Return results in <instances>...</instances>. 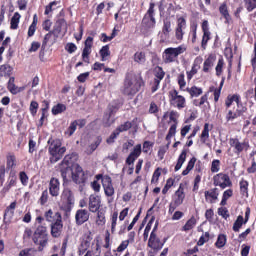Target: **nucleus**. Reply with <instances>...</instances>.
Instances as JSON below:
<instances>
[{"instance_id":"473e14b6","label":"nucleus","mask_w":256,"mask_h":256,"mask_svg":"<svg viewBox=\"0 0 256 256\" xmlns=\"http://www.w3.org/2000/svg\"><path fill=\"white\" fill-rule=\"evenodd\" d=\"M100 56H101V61H107V57L111 56V51L109 50V45L103 46L100 49Z\"/></svg>"},{"instance_id":"9d476101","label":"nucleus","mask_w":256,"mask_h":256,"mask_svg":"<svg viewBox=\"0 0 256 256\" xmlns=\"http://www.w3.org/2000/svg\"><path fill=\"white\" fill-rule=\"evenodd\" d=\"M102 185L105 192L106 197H113L115 195V188L113 187V182L111 177L104 176L102 178Z\"/></svg>"},{"instance_id":"4468645a","label":"nucleus","mask_w":256,"mask_h":256,"mask_svg":"<svg viewBox=\"0 0 256 256\" xmlns=\"http://www.w3.org/2000/svg\"><path fill=\"white\" fill-rule=\"evenodd\" d=\"M113 111H115V106H108V113L104 115L103 123L105 127H111L115 123V117H113Z\"/></svg>"},{"instance_id":"f3484780","label":"nucleus","mask_w":256,"mask_h":256,"mask_svg":"<svg viewBox=\"0 0 256 256\" xmlns=\"http://www.w3.org/2000/svg\"><path fill=\"white\" fill-rule=\"evenodd\" d=\"M185 200V191L183 189V184H180L179 189L175 192L174 203L176 207L179 205H183V201Z\"/></svg>"},{"instance_id":"c85d7f7f","label":"nucleus","mask_w":256,"mask_h":256,"mask_svg":"<svg viewBox=\"0 0 256 256\" xmlns=\"http://www.w3.org/2000/svg\"><path fill=\"white\" fill-rule=\"evenodd\" d=\"M229 144L234 147V149H236L237 153H241V151H243L245 145L240 143L239 140L235 139V138H231L229 140Z\"/></svg>"},{"instance_id":"6e6d98bb","label":"nucleus","mask_w":256,"mask_h":256,"mask_svg":"<svg viewBox=\"0 0 256 256\" xmlns=\"http://www.w3.org/2000/svg\"><path fill=\"white\" fill-rule=\"evenodd\" d=\"M211 32H203L202 37V47L205 49V45H207L209 39H210Z\"/></svg>"},{"instance_id":"39448f33","label":"nucleus","mask_w":256,"mask_h":256,"mask_svg":"<svg viewBox=\"0 0 256 256\" xmlns=\"http://www.w3.org/2000/svg\"><path fill=\"white\" fill-rule=\"evenodd\" d=\"M141 88V84L137 80V77H128L124 83V95H135Z\"/></svg>"},{"instance_id":"79ce46f5","label":"nucleus","mask_w":256,"mask_h":256,"mask_svg":"<svg viewBox=\"0 0 256 256\" xmlns=\"http://www.w3.org/2000/svg\"><path fill=\"white\" fill-rule=\"evenodd\" d=\"M243 223H245V222L243 221V216H238L237 219H236V221L234 222L233 231L238 232L239 229H240L241 227H243Z\"/></svg>"},{"instance_id":"5701e85b","label":"nucleus","mask_w":256,"mask_h":256,"mask_svg":"<svg viewBox=\"0 0 256 256\" xmlns=\"http://www.w3.org/2000/svg\"><path fill=\"white\" fill-rule=\"evenodd\" d=\"M61 197L62 199H64V201H67L69 205H72V203L75 201V196L73 195V191H71V189L69 188H65L63 190Z\"/></svg>"},{"instance_id":"a211bd4d","label":"nucleus","mask_w":256,"mask_h":256,"mask_svg":"<svg viewBox=\"0 0 256 256\" xmlns=\"http://www.w3.org/2000/svg\"><path fill=\"white\" fill-rule=\"evenodd\" d=\"M61 31H64V33H67V22L63 19L58 20L54 26V29L52 30L54 35H57L58 37Z\"/></svg>"},{"instance_id":"b1692460","label":"nucleus","mask_w":256,"mask_h":256,"mask_svg":"<svg viewBox=\"0 0 256 256\" xmlns=\"http://www.w3.org/2000/svg\"><path fill=\"white\" fill-rule=\"evenodd\" d=\"M219 11H220L222 17H224L225 23L227 25H229L231 23V15H229V10L227 9V4H222L219 7Z\"/></svg>"},{"instance_id":"13d9d810","label":"nucleus","mask_w":256,"mask_h":256,"mask_svg":"<svg viewBox=\"0 0 256 256\" xmlns=\"http://www.w3.org/2000/svg\"><path fill=\"white\" fill-rule=\"evenodd\" d=\"M159 177H161V168H157L155 170L151 183H157V181H159Z\"/></svg>"},{"instance_id":"de8ad7c7","label":"nucleus","mask_w":256,"mask_h":256,"mask_svg":"<svg viewBox=\"0 0 256 256\" xmlns=\"http://www.w3.org/2000/svg\"><path fill=\"white\" fill-rule=\"evenodd\" d=\"M245 7L247 11H253L256 9V0H245Z\"/></svg>"},{"instance_id":"680f3d73","label":"nucleus","mask_w":256,"mask_h":256,"mask_svg":"<svg viewBox=\"0 0 256 256\" xmlns=\"http://www.w3.org/2000/svg\"><path fill=\"white\" fill-rule=\"evenodd\" d=\"M20 181L22 185H27V182L29 181V177L25 172H20L19 174Z\"/></svg>"},{"instance_id":"bb28decb","label":"nucleus","mask_w":256,"mask_h":256,"mask_svg":"<svg viewBox=\"0 0 256 256\" xmlns=\"http://www.w3.org/2000/svg\"><path fill=\"white\" fill-rule=\"evenodd\" d=\"M170 33H171V20L166 18L164 20V26L162 28V35L164 39H169Z\"/></svg>"},{"instance_id":"c756f323","label":"nucleus","mask_w":256,"mask_h":256,"mask_svg":"<svg viewBox=\"0 0 256 256\" xmlns=\"http://www.w3.org/2000/svg\"><path fill=\"white\" fill-rule=\"evenodd\" d=\"M185 159H187V151L183 150L178 158L177 164L175 166V171H179V169L183 167V163H185Z\"/></svg>"},{"instance_id":"6ab92c4d","label":"nucleus","mask_w":256,"mask_h":256,"mask_svg":"<svg viewBox=\"0 0 256 256\" xmlns=\"http://www.w3.org/2000/svg\"><path fill=\"white\" fill-rule=\"evenodd\" d=\"M8 90L12 95H17V93H21V91H25V86L17 87L15 85V77H10L8 81Z\"/></svg>"},{"instance_id":"c03bdc74","label":"nucleus","mask_w":256,"mask_h":256,"mask_svg":"<svg viewBox=\"0 0 256 256\" xmlns=\"http://www.w3.org/2000/svg\"><path fill=\"white\" fill-rule=\"evenodd\" d=\"M131 127H133V125L131 124V122H125L124 124L120 125L117 128V132L118 134L123 133L125 131H129V129H131Z\"/></svg>"},{"instance_id":"9b49d317","label":"nucleus","mask_w":256,"mask_h":256,"mask_svg":"<svg viewBox=\"0 0 256 256\" xmlns=\"http://www.w3.org/2000/svg\"><path fill=\"white\" fill-rule=\"evenodd\" d=\"M92 48H93V37L89 36L85 41V46L82 52V59L84 63H89V55H91Z\"/></svg>"},{"instance_id":"6e6552de","label":"nucleus","mask_w":256,"mask_h":256,"mask_svg":"<svg viewBox=\"0 0 256 256\" xmlns=\"http://www.w3.org/2000/svg\"><path fill=\"white\" fill-rule=\"evenodd\" d=\"M153 13H155V3H150L149 10L142 20V24L148 29L155 27V17H153Z\"/></svg>"},{"instance_id":"37998d69","label":"nucleus","mask_w":256,"mask_h":256,"mask_svg":"<svg viewBox=\"0 0 256 256\" xmlns=\"http://www.w3.org/2000/svg\"><path fill=\"white\" fill-rule=\"evenodd\" d=\"M225 243H227V237L223 234L219 235L216 241V247L221 249V247H225Z\"/></svg>"},{"instance_id":"58836bf2","label":"nucleus","mask_w":256,"mask_h":256,"mask_svg":"<svg viewBox=\"0 0 256 256\" xmlns=\"http://www.w3.org/2000/svg\"><path fill=\"white\" fill-rule=\"evenodd\" d=\"M187 91L190 93L191 97H199V95L203 93V90L201 88H197L196 86L188 88Z\"/></svg>"},{"instance_id":"423d86ee","label":"nucleus","mask_w":256,"mask_h":256,"mask_svg":"<svg viewBox=\"0 0 256 256\" xmlns=\"http://www.w3.org/2000/svg\"><path fill=\"white\" fill-rule=\"evenodd\" d=\"M74 174L72 176V181H74V183H77L78 185H81L83 183H85V181H87V173H85V171H83V168H81V166H79V164H74Z\"/></svg>"},{"instance_id":"e433bc0d","label":"nucleus","mask_w":256,"mask_h":256,"mask_svg":"<svg viewBox=\"0 0 256 256\" xmlns=\"http://www.w3.org/2000/svg\"><path fill=\"white\" fill-rule=\"evenodd\" d=\"M67 110V106L65 104H57L52 108L53 115H59V113H63Z\"/></svg>"},{"instance_id":"ddd939ff","label":"nucleus","mask_w":256,"mask_h":256,"mask_svg":"<svg viewBox=\"0 0 256 256\" xmlns=\"http://www.w3.org/2000/svg\"><path fill=\"white\" fill-rule=\"evenodd\" d=\"M101 209V198L99 196L90 195L89 197V211L97 213Z\"/></svg>"},{"instance_id":"4d7b16f0","label":"nucleus","mask_w":256,"mask_h":256,"mask_svg":"<svg viewBox=\"0 0 256 256\" xmlns=\"http://www.w3.org/2000/svg\"><path fill=\"white\" fill-rule=\"evenodd\" d=\"M15 211L13 210H9L8 208H6L5 214H4V221H11V219L13 218Z\"/></svg>"},{"instance_id":"e2e57ef3","label":"nucleus","mask_w":256,"mask_h":256,"mask_svg":"<svg viewBox=\"0 0 256 256\" xmlns=\"http://www.w3.org/2000/svg\"><path fill=\"white\" fill-rule=\"evenodd\" d=\"M5 183V166L0 167V187H3Z\"/></svg>"},{"instance_id":"864d4df0","label":"nucleus","mask_w":256,"mask_h":256,"mask_svg":"<svg viewBox=\"0 0 256 256\" xmlns=\"http://www.w3.org/2000/svg\"><path fill=\"white\" fill-rule=\"evenodd\" d=\"M177 132V125L173 124L170 129L169 132L166 136V141H169L171 139V137H173V135H175V133Z\"/></svg>"},{"instance_id":"3c124183","label":"nucleus","mask_w":256,"mask_h":256,"mask_svg":"<svg viewBox=\"0 0 256 256\" xmlns=\"http://www.w3.org/2000/svg\"><path fill=\"white\" fill-rule=\"evenodd\" d=\"M198 69H199V66H197V64H193L191 71L187 72V79L189 80L193 79V75H197Z\"/></svg>"},{"instance_id":"49530a36","label":"nucleus","mask_w":256,"mask_h":256,"mask_svg":"<svg viewBox=\"0 0 256 256\" xmlns=\"http://www.w3.org/2000/svg\"><path fill=\"white\" fill-rule=\"evenodd\" d=\"M134 61L136 63H145V53L143 52H137L135 55H134Z\"/></svg>"},{"instance_id":"a19ab883","label":"nucleus","mask_w":256,"mask_h":256,"mask_svg":"<svg viewBox=\"0 0 256 256\" xmlns=\"http://www.w3.org/2000/svg\"><path fill=\"white\" fill-rule=\"evenodd\" d=\"M19 19H21V15L16 12L11 19V29H17L19 27Z\"/></svg>"},{"instance_id":"2eb2a0df","label":"nucleus","mask_w":256,"mask_h":256,"mask_svg":"<svg viewBox=\"0 0 256 256\" xmlns=\"http://www.w3.org/2000/svg\"><path fill=\"white\" fill-rule=\"evenodd\" d=\"M148 246L151 247V249H154L156 251L163 248V243H161V240L157 238V234H155V231L151 232V235L148 241Z\"/></svg>"},{"instance_id":"f257e3e1","label":"nucleus","mask_w":256,"mask_h":256,"mask_svg":"<svg viewBox=\"0 0 256 256\" xmlns=\"http://www.w3.org/2000/svg\"><path fill=\"white\" fill-rule=\"evenodd\" d=\"M187 51V47L185 45H180L176 48H167L163 53L164 63H173L179 55H183Z\"/></svg>"},{"instance_id":"f704fd0d","label":"nucleus","mask_w":256,"mask_h":256,"mask_svg":"<svg viewBox=\"0 0 256 256\" xmlns=\"http://www.w3.org/2000/svg\"><path fill=\"white\" fill-rule=\"evenodd\" d=\"M17 165V158L13 154L7 156V169H13Z\"/></svg>"},{"instance_id":"69168bd1","label":"nucleus","mask_w":256,"mask_h":256,"mask_svg":"<svg viewBox=\"0 0 256 256\" xmlns=\"http://www.w3.org/2000/svg\"><path fill=\"white\" fill-rule=\"evenodd\" d=\"M39 108V104L35 101H32L30 103V112L32 113V115H35V113H37V109Z\"/></svg>"},{"instance_id":"8fccbe9b","label":"nucleus","mask_w":256,"mask_h":256,"mask_svg":"<svg viewBox=\"0 0 256 256\" xmlns=\"http://www.w3.org/2000/svg\"><path fill=\"white\" fill-rule=\"evenodd\" d=\"M225 84V77H222L219 90H215L214 92V100L219 101V95H221V89H223V85Z\"/></svg>"},{"instance_id":"412c9836","label":"nucleus","mask_w":256,"mask_h":256,"mask_svg":"<svg viewBox=\"0 0 256 256\" xmlns=\"http://www.w3.org/2000/svg\"><path fill=\"white\" fill-rule=\"evenodd\" d=\"M59 185V180L57 178H52L50 180L49 191L52 197H57V195H59Z\"/></svg>"},{"instance_id":"dca6fc26","label":"nucleus","mask_w":256,"mask_h":256,"mask_svg":"<svg viewBox=\"0 0 256 256\" xmlns=\"http://www.w3.org/2000/svg\"><path fill=\"white\" fill-rule=\"evenodd\" d=\"M76 223L78 225H83L86 221H89V211L80 209L76 212L75 215Z\"/></svg>"},{"instance_id":"4c0bfd02","label":"nucleus","mask_w":256,"mask_h":256,"mask_svg":"<svg viewBox=\"0 0 256 256\" xmlns=\"http://www.w3.org/2000/svg\"><path fill=\"white\" fill-rule=\"evenodd\" d=\"M37 255V250L33 248H25L20 251L19 256H35Z\"/></svg>"},{"instance_id":"7c9ffc66","label":"nucleus","mask_w":256,"mask_h":256,"mask_svg":"<svg viewBox=\"0 0 256 256\" xmlns=\"http://www.w3.org/2000/svg\"><path fill=\"white\" fill-rule=\"evenodd\" d=\"M230 105H239V95H229L226 99V107H229Z\"/></svg>"},{"instance_id":"603ef678","label":"nucleus","mask_w":256,"mask_h":256,"mask_svg":"<svg viewBox=\"0 0 256 256\" xmlns=\"http://www.w3.org/2000/svg\"><path fill=\"white\" fill-rule=\"evenodd\" d=\"M223 65H224L223 59H219L217 66L215 68L217 77L221 76V73H223Z\"/></svg>"},{"instance_id":"4be33fe9","label":"nucleus","mask_w":256,"mask_h":256,"mask_svg":"<svg viewBox=\"0 0 256 256\" xmlns=\"http://www.w3.org/2000/svg\"><path fill=\"white\" fill-rule=\"evenodd\" d=\"M61 231H63L62 220H58L51 225V233L54 237H59V235H61Z\"/></svg>"},{"instance_id":"0eeeda50","label":"nucleus","mask_w":256,"mask_h":256,"mask_svg":"<svg viewBox=\"0 0 256 256\" xmlns=\"http://www.w3.org/2000/svg\"><path fill=\"white\" fill-rule=\"evenodd\" d=\"M169 95L171 105H174V107H177L178 109L185 108V97L179 95L177 90L170 91Z\"/></svg>"},{"instance_id":"09e8293b","label":"nucleus","mask_w":256,"mask_h":256,"mask_svg":"<svg viewBox=\"0 0 256 256\" xmlns=\"http://www.w3.org/2000/svg\"><path fill=\"white\" fill-rule=\"evenodd\" d=\"M239 115H240L239 112L229 110L227 115H226V120L227 121H233V119H237Z\"/></svg>"},{"instance_id":"bf43d9fd","label":"nucleus","mask_w":256,"mask_h":256,"mask_svg":"<svg viewBox=\"0 0 256 256\" xmlns=\"http://www.w3.org/2000/svg\"><path fill=\"white\" fill-rule=\"evenodd\" d=\"M219 165H221V162L219 160H214L212 162V166H211L212 173H218Z\"/></svg>"},{"instance_id":"72a5a7b5","label":"nucleus","mask_w":256,"mask_h":256,"mask_svg":"<svg viewBox=\"0 0 256 256\" xmlns=\"http://www.w3.org/2000/svg\"><path fill=\"white\" fill-rule=\"evenodd\" d=\"M195 225H197V219H195V217L192 216L183 226V231H191V229H193Z\"/></svg>"},{"instance_id":"0e129e2a","label":"nucleus","mask_w":256,"mask_h":256,"mask_svg":"<svg viewBox=\"0 0 256 256\" xmlns=\"http://www.w3.org/2000/svg\"><path fill=\"white\" fill-rule=\"evenodd\" d=\"M207 241H209V232H206L204 234V236H202L199 241H198V245H205V243H207Z\"/></svg>"},{"instance_id":"5fc2aeb1","label":"nucleus","mask_w":256,"mask_h":256,"mask_svg":"<svg viewBox=\"0 0 256 256\" xmlns=\"http://www.w3.org/2000/svg\"><path fill=\"white\" fill-rule=\"evenodd\" d=\"M130 155H132L133 157H139V155H141V144H137L134 147V150L130 153Z\"/></svg>"},{"instance_id":"a18cd8bd","label":"nucleus","mask_w":256,"mask_h":256,"mask_svg":"<svg viewBox=\"0 0 256 256\" xmlns=\"http://www.w3.org/2000/svg\"><path fill=\"white\" fill-rule=\"evenodd\" d=\"M248 187H249V182L242 180L240 182V191L242 193V195H248Z\"/></svg>"},{"instance_id":"f03ea898","label":"nucleus","mask_w":256,"mask_h":256,"mask_svg":"<svg viewBox=\"0 0 256 256\" xmlns=\"http://www.w3.org/2000/svg\"><path fill=\"white\" fill-rule=\"evenodd\" d=\"M66 151L67 149L65 147H61V140H54L49 146L52 163H57V161L62 159Z\"/></svg>"},{"instance_id":"20e7f679","label":"nucleus","mask_w":256,"mask_h":256,"mask_svg":"<svg viewBox=\"0 0 256 256\" xmlns=\"http://www.w3.org/2000/svg\"><path fill=\"white\" fill-rule=\"evenodd\" d=\"M33 241L35 245H39L38 251H43V247L47 245V241H49L47 237V228L45 226H38L34 236Z\"/></svg>"},{"instance_id":"cd10ccee","label":"nucleus","mask_w":256,"mask_h":256,"mask_svg":"<svg viewBox=\"0 0 256 256\" xmlns=\"http://www.w3.org/2000/svg\"><path fill=\"white\" fill-rule=\"evenodd\" d=\"M13 73V67L8 64H4L0 66V75L3 77H9Z\"/></svg>"},{"instance_id":"f8f14e48","label":"nucleus","mask_w":256,"mask_h":256,"mask_svg":"<svg viewBox=\"0 0 256 256\" xmlns=\"http://www.w3.org/2000/svg\"><path fill=\"white\" fill-rule=\"evenodd\" d=\"M155 79H154V86L152 87V92L155 93L159 89V84L161 83L162 79L165 77V71L163 68L157 66L154 70Z\"/></svg>"},{"instance_id":"2f4dec72","label":"nucleus","mask_w":256,"mask_h":256,"mask_svg":"<svg viewBox=\"0 0 256 256\" xmlns=\"http://www.w3.org/2000/svg\"><path fill=\"white\" fill-rule=\"evenodd\" d=\"M57 37H59L57 34L53 33V31L49 32L48 34L45 35L44 37V45H47V43H55L57 41Z\"/></svg>"},{"instance_id":"c9c22d12","label":"nucleus","mask_w":256,"mask_h":256,"mask_svg":"<svg viewBox=\"0 0 256 256\" xmlns=\"http://www.w3.org/2000/svg\"><path fill=\"white\" fill-rule=\"evenodd\" d=\"M15 183H17V176H10L8 184L6 186H4V188L2 190L3 193H7V191H9V189H11V187H15Z\"/></svg>"},{"instance_id":"338daca9","label":"nucleus","mask_w":256,"mask_h":256,"mask_svg":"<svg viewBox=\"0 0 256 256\" xmlns=\"http://www.w3.org/2000/svg\"><path fill=\"white\" fill-rule=\"evenodd\" d=\"M201 137L202 139L209 138V125L207 123L204 125V129L202 131Z\"/></svg>"},{"instance_id":"a878e982","label":"nucleus","mask_w":256,"mask_h":256,"mask_svg":"<svg viewBox=\"0 0 256 256\" xmlns=\"http://www.w3.org/2000/svg\"><path fill=\"white\" fill-rule=\"evenodd\" d=\"M216 57L215 55L211 54L204 62L203 71L204 73H207L213 65H215Z\"/></svg>"},{"instance_id":"ea45409f","label":"nucleus","mask_w":256,"mask_h":256,"mask_svg":"<svg viewBox=\"0 0 256 256\" xmlns=\"http://www.w3.org/2000/svg\"><path fill=\"white\" fill-rule=\"evenodd\" d=\"M75 131H77V122L73 121L65 131V135H67L68 137H71L73 133H75Z\"/></svg>"},{"instance_id":"774afa93","label":"nucleus","mask_w":256,"mask_h":256,"mask_svg":"<svg viewBox=\"0 0 256 256\" xmlns=\"http://www.w3.org/2000/svg\"><path fill=\"white\" fill-rule=\"evenodd\" d=\"M119 135V132L117 130H115L110 137L106 140L107 143H114L115 139H117V136Z\"/></svg>"},{"instance_id":"052dcab7","label":"nucleus","mask_w":256,"mask_h":256,"mask_svg":"<svg viewBox=\"0 0 256 256\" xmlns=\"http://www.w3.org/2000/svg\"><path fill=\"white\" fill-rule=\"evenodd\" d=\"M129 247V240H124L117 248L118 253L125 251Z\"/></svg>"},{"instance_id":"393cba45","label":"nucleus","mask_w":256,"mask_h":256,"mask_svg":"<svg viewBox=\"0 0 256 256\" xmlns=\"http://www.w3.org/2000/svg\"><path fill=\"white\" fill-rule=\"evenodd\" d=\"M218 196H219V194L217 193V188H214L209 191H205V199H206V201H209L210 203L217 201Z\"/></svg>"},{"instance_id":"aec40b11","label":"nucleus","mask_w":256,"mask_h":256,"mask_svg":"<svg viewBox=\"0 0 256 256\" xmlns=\"http://www.w3.org/2000/svg\"><path fill=\"white\" fill-rule=\"evenodd\" d=\"M46 221H49V223H56L57 221H61V213L54 212L53 210H48L45 214Z\"/></svg>"},{"instance_id":"7ed1b4c3","label":"nucleus","mask_w":256,"mask_h":256,"mask_svg":"<svg viewBox=\"0 0 256 256\" xmlns=\"http://www.w3.org/2000/svg\"><path fill=\"white\" fill-rule=\"evenodd\" d=\"M71 163V155L65 156L61 167V175L64 181H71V179H73V175L75 173V164Z\"/></svg>"},{"instance_id":"1a4fd4ad","label":"nucleus","mask_w":256,"mask_h":256,"mask_svg":"<svg viewBox=\"0 0 256 256\" xmlns=\"http://www.w3.org/2000/svg\"><path fill=\"white\" fill-rule=\"evenodd\" d=\"M214 185L221 187V189H225V187H231V179L227 174H217L214 176Z\"/></svg>"}]
</instances>
